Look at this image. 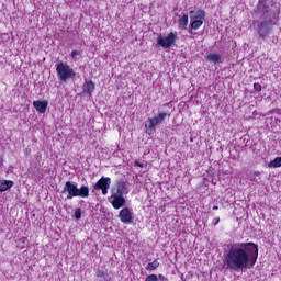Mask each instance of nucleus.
Masks as SVG:
<instances>
[{
	"instance_id": "393cba45",
	"label": "nucleus",
	"mask_w": 281,
	"mask_h": 281,
	"mask_svg": "<svg viewBox=\"0 0 281 281\" xmlns=\"http://www.w3.org/2000/svg\"><path fill=\"white\" fill-rule=\"evenodd\" d=\"M134 165L137 166L138 168H144V164L139 161H135Z\"/></svg>"
},
{
	"instance_id": "ddd939ff",
	"label": "nucleus",
	"mask_w": 281,
	"mask_h": 281,
	"mask_svg": "<svg viewBox=\"0 0 281 281\" xmlns=\"http://www.w3.org/2000/svg\"><path fill=\"white\" fill-rule=\"evenodd\" d=\"M111 187V178L109 177H102L93 187V190H102L106 186Z\"/></svg>"
},
{
	"instance_id": "0eeeda50",
	"label": "nucleus",
	"mask_w": 281,
	"mask_h": 281,
	"mask_svg": "<svg viewBox=\"0 0 281 281\" xmlns=\"http://www.w3.org/2000/svg\"><path fill=\"white\" fill-rule=\"evenodd\" d=\"M177 38H179L177 32H170L168 36L158 35L157 45L162 47V49H170V47L177 43Z\"/></svg>"
},
{
	"instance_id": "cd10ccee",
	"label": "nucleus",
	"mask_w": 281,
	"mask_h": 281,
	"mask_svg": "<svg viewBox=\"0 0 281 281\" xmlns=\"http://www.w3.org/2000/svg\"><path fill=\"white\" fill-rule=\"evenodd\" d=\"M159 280H166V277L164 274H158Z\"/></svg>"
},
{
	"instance_id": "6ab92c4d",
	"label": "nucleus",
	"mask_w": 281,
	"mask_h": 281,
	"mask_svg": "<svg viewBox=\"0 0 281 281\" xmlns=\"http://www.w3.org/2000/svg\"><path fill=\"white\" fill-rule=\"evenodd\" d=\"M269 168H280L281 167V157L274 158L272 161L269 162Z\"/></svg>"
},
{
	"instance_id": "20e7f679",
	"label": "nucleus",
	"mask_w": 281,
	"mask_h": 281,
	"mask_svg": "<svg viewBox=\"0 0 281 281\" xmlns=\"http://www.w3.org/2000/svg\"><path fill=\"white\" fill-rule=\"evenodd\" d=\"M61 194H67L66 199H68V201H71L75 196L87 199L89 196V187L81 186L79 189L78 183L67 181L61 190Z\"/></svg>"
},
{
	"instance_id": "f03ea898",
	"label": "nucleus",
	"mask_w": 281,
	"mask_h": 281,
	"mask_svg": "<svg viewBox=\"0 0 281 281\" xmlns=\"http://www.w3.org/2000/svg\"><path fill=\"white\" fill-rule=\"evenodd\" d=\"M257 12L260 14V21L257 23V34L265 41L273 32V26L278 25L280 20V8L276 4H267V0H259Z\"/></svg>"
},
{
	"instance_id": "f8f14e48",
	"label": "nucleus",
	"mask_w": 281,
	"mask_h": 281,
	"mask_svg": "<svg viewBox=\"0 0 281 281\" xmlns=\"http://www.w3.org/2000/svg\"><path fill=\"white\" fill-rule=\"evenodd\" d=\"M207 63H213V65H217L218 63H223V57L218 53H210L205 56Z\"/></svg>"
},
{
	"instance_id": "f3484780",
	"label": "nucleus",
	"mask_w": 281,
	"mask_h": 281,
	"mask_svg": "<svg viewBox=\"0 0 281 281\" xmlns=\"http://www.w3.org/2000/svg\"><path fill=\"white\" fill-rule=\"evenodd\" d=\"M203 25L201 20H190V30H199Z\"/></svg>"
},
{
	"instance_id": "412c9836",
	"label": "nucleus",
	"mask_w": 281,
	"mask_h": 281,
	"mask_svg": "<svg viewBox=\"0 0 281 281\" xmlns=\"http://www.w3.org/2000/svg\"><path fill=\"white\" fill-rule=\"evenodd\" d=\"M145 281H159V278L157 277V274H148Z\"/></svg>"
},
{
	"instance_id": "7ed1b4c3",
	"label": "nucleus",
	"mask_w": 281,
	"mask_h": 281,
	"mask_svg": "<svg viewBox=\"0 0 281 281\" xmlns=\"http://www.w3.org/2000/svg\"><path fill=\"white\" fill-rule=\"evenodd\" d=\"M128 182L124 180H117L111 188L110 203L114 210H120L126 205V199L124 194H128Z\"/></svg>"
},
{
	"instance_id": "b1692460",
	"label": "nucleus",
	"mask_w": 281,
	"mask_h": 281,
	"mask_svg": "<svg viewBox=\"0 0 281 281\" xmlns=\"http://www.w3.org/2000/svg\"><path fill=\"white\" fill-rule=\"evenodd\" d=\"M76 56H80V50H72L71 58H76Z\"/></svg>"
},
{
	"instance_id": "c756f323",
	"label": "nucleus",
	"mask_w": 281,
	"mask_h": 281,
	"mask_svg": "<svg viewBox=\"0 0 281 281\" xmlns=\"http://www.w3.org/2000/svg\"><path fill=\"white\" fill-rule=\"evenodd\" d=\"M3 166V157L0 156V168Z\"/></svg>"
},
{
	"instance_id": "dca6fc26",
	"label": "nucleus",
	"mask_w": 281,
	"mask_h": 281,
	"mask_svg": "<svg viewBox=\"0 0 281 281\" xmlns=\"http://www.w3.org/2000/svg\"><path fill=\"white\" fill-rule=\"evenodd\" d=\"M93 91H95V83H93V81H88L83 85V93H89V95H91Z\"/></svg>"
},
{
	"instance_id": "5701e85b",
	"label": "nucleus",
	"mask_w": 281,
	"mask_h": 281,
	"mask_svg": "<svg viewBox=\"0 0 281 281\" xmlns=\"http://www.w3.org/2000/svg\"><path fill=\"white\" fill-rule=\"evenodd\" d=\"M254 89L260 93V91H262V85H260L259 82L254 83Z\"/></svg>"
},
{
	"instance_id": "aec40b11",
	"label": "nucleus",
	"mask_w": 281,
	"mask_h": 281,
	"mask_svg": "<svg viewBox=\"0 0 281 281\" xmlns=\"http://www.w3.org/2000/svg\"><path fill=\"white\" fill-rule=\"evenodd\" d=\"M75 218H76L77 221H80V220L82 218V210H81V209H77V210L75 211Z\"/></svg>"
},
{
	"instance_id": "a878e982",
	"label": "nucleus",
	"mask_w": 281,
	"mask_h": 281,
	"mask_svg": "<svg viewBox=\"0 0 281 281\" xmlns=\"http://www.w3.org/2000/svg\"><path fill=\"white\" fill-rule=\"evenodd\" d=\"M220 222H221V218H220V217H215V218L213 220V224H214V225H218Z\"/></svg>"
},
{
	"instance_id": "2eb2a0df",
	"label": "nucleus",
	"mask_w": 281,
	"mask_h": 281,
	"mask_svg": "<svg viewBox=\"0 0 281 281\" xmlns=\"http://www.w3.org/2000/svg\"><path fill=\"white\" fill-rule=\"evenodd\" d=\"M14 186V181L12 180H1L0 181V192H8L10 188Z\"/></svg>"
},
{
	"instance_id": "4be33fe9",
	"label": "nucleus",
	"mask_w": 281,
	"mask_h": 281,
	"mask_svg": "<svg viewBox=\"0 0 281 281\" xmlns=\"http://www.w3.org/2000/svg\"><path fill=\"white\" fill-rule=\"evenodd\" d=\"M110 188H111V187H109V182H106L105 186L103 187V189H101L102 194H103L104 196H106V194H109V189H110Z\"/></svg>"
},
{
	"instance_id": "423d86ee",
	"label": "nucleus",
	"mask_w": 281,
	"mask_h": 281,
	"mask_svg": "<svg viewBox=\"0 0 281 281\" xmlns=\"http://www.w3.org/2000/svg\"><path fill=\"white\" fill-rule=\"evenodd\" d=\"M57 76L61 82H67V80H71V78H76V71L72 68L65 64L60 63L56 67Z\"/></svg>"
},
{
	"instance_id": "6e6552de",
	"label": "nucleus",
	"mask_w": 281,
	"mask_h": 281,
	"mask_svg": "<svg viewBox=\"0 0 281 281\" xmlns=\"http://www.w3.org/2000/svg\"><path fill=\"white\" fill-rule=\"evenodd\" d=\"M119 218L121 223H124V225L133 223V209L123 207L119 213Z\"/></svg>"
},
{
	"instance_id": "9b49d317",
	"label": "nucleus",
	"mask_w": 281,
	"mask_h": 281,
	"mask_svg": "<svg viewBox=\"0 0 281 281\" xmlns=\"http://www.w3.org/2000/svg\"><path fill=\"white\" fill-rule=\"evenodd\" d=\"M48 105L49 102H47V100L33 102V106L37 111V113H45L47 111Z\"/></svg>"
},
{
	"instance_id": "1a4fd4ad",
	"label": "nucleus",
	"mask_w": 281,
	"mask_h": 281,
	"mask_svg": "<svg viewBox=\"0 0 281 281\" xmlns=\"http://www.w3.org/2000/svg\"><path fill=\"white\" fill-rule=\"evenodd\" d=\"M97 280L99 281H113V277L109 273V269L101 267L95 271Z\"/></svg>"
},
{
	"instance_id": "39448f33",
	"label": "nucleus",
	"mask_w": 281,
	"mask_h": 281,
	"mask_svg": "<svg viewBox=\"0 0 281 281\" xmlns=\"http://www.w3.org/2000/svg\"><path fill=\"white\" fill-rule=\"evenodd\" d=\"M167 117H168V112H159L156 116L148 119L147 123L145 124L148 135H151L153 133H155V130L157 128V126L164 124Z\"/></svg>"
},
{
	"instance_id": "bb28decb",
	"label": "nucleus",
	"mask_w": 281,
	"mask_h": 281,
	"mask_svg": "<svg viewBox=\"0 0 281 281\" xmlns=\"http://www.w3.org/2000/svg\"><path fill=\"white\" fill-rule=\"evenodd\" d=\"M274 113H277L278 115H281V109H276Z\"/></svg>"
},
{
	"instance_id": "c85d7f7f",
	"label": "nucleus",
	"mask_w": 281,
	"mask_h": 281,
	"mask_svg": "<svg viewBox=\"0 0 281 281\" xmlns=\"http://www.w3.org/2000/svg\"><path fill=\"white\" fill-rule=\"evenodd\" d=\"M254 176H255V177H260V171H255V172H254Z\"/></svg>"
},
{
	"instance_id": "f257e3e1",
	"label": "nucleus",
	"mask_w": 281,
	"mask_h": 281,
	"mask_svg": "<svg viewBox=\"0 0 281 281\" xmlns=\"http://www.w3.org/2000/svg\"><path fill=\"white\" fill-rule=\"evenodd\" d=\"M225 265L231 271L254 269L258 262V246L254 241H236L224 252Z\"/></svg>"
},
{
	"instance_id": "7c9ffc66",
	"label": "nucleus",
	"mask_w": 281,
	"mask_h": 281,
	"mask_svg": "<svg viewBox=\"0 0 281 281\" xmlns=\"http://www.w3.org/2000/svg\"><path fill=\"white\" fill-rule=\"evenodd\" d=\"M213 210H218V206H213Z\"/></svg>"
},
{
	"instance_id": "a211bd4d",
	"label": "nucleus",
	"mask_w": 281,
	"mask_h": 281,
	"mask_svg": "<svg viewBox=\"0 0 281 281\" xmlns=\"http://www.w3.org/2000/svg\"><path fill=\"white\" fill-rule=\"evenodd\" d=\"M159 267V261L155 259L154 261L147 263L145 267L146 271H155Z\"/></svg>"
},
{
	"instance_id": "4468645a",
	"label": "nucleus",
	"mask_w": 281,
	"mask_h": 281,
	"mask_svg": "<svg viewBox=\"0 0 281 281\" xmlns=\"http://www.w3.org/2000/svg\"><path fill=\"white\" fill-rule=\"evenodd\" d=\"M188 14H182L178 16V27L179 30H188Z\"/></svg>"
},
{
	"instance_id": "9d476101",
	"label": "nucleus",
	"mask_w": 281,
	"mask_h": 281,
	"mask_svg": "<svg viewBox=\"0 0 281 281\" xmlns=\"http://www.w3.org/2000/svg\"><path fill=\"white\" fill-rule=\"evenodd\" d=\"M190 21H205V11L202 9L192 10L189 12Z\"/></svg>"
}]
</instances>
